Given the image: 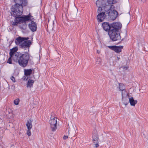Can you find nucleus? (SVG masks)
I'll use <instances>...</instances> for the list:
<instances>
[{"instance_id": "f8f14e48", "label": "nucleus", "mask_w": 148, "mask_h": 148, "mask_svg": "<svg viewBox=\"0 0 148 148\" xmlns=\"http://www.w3.org/2000/svg\"><path fill=\"white\" fill-rule=\"evenodd\" d=\"M28 26L29 29L32 32L36 31L37 29V24L34 21H31L29 23Z\"/></svg>"}, {"instance_id": "a211bd4d", "label": "nucleus", "mask_w": 148, "mask_h": 148, "mask_svg": "<svg viewBox=\"0 0 148 148\" xmlns=\"http://www.w3.org/2000/svg\"><path fill=\"white\" fill-rule=\"evenodd\" d=\"M32 120L31 119H30L27 120L26 124L27 129H31L32 126Z\"/></svg>"}, {"instance_id": "b1692460", "label": "nucleus", "mask_w": 148, "mask_h": 148, "mask_svg": "<svg viewBox=\"0 0 148 148\" xmlns=\"http://www.w3.org/2000/svg\"><path fill=\"white\" fill-rule=\"evenodd\" d=\"M117 0H108L107 2L108 4H111L116 3Z\"/></svg>"}, {"instance_id": "f257e3e1", "label": "nucleus", "mask_w": 148, "mask_h": 148, "mask_svg": "<svg viewBox=\"0 0 148 148\" xmlns=\"http://www.w3.org/2000/svg\"><path fill=\"white\" fill-rule=\"evenodd\" d=\"M17 48H14L10 50V56L12 57V60L23 67H25L27 65L29 59V55L27 53L23 54L16 52Z\"/></svg>"}, {"instance_id": "aec40b11", "label": "nucleus", "mask_w": 148, "mask_h": 148, "mask_svg": "<svg viewBox=\"0 0 148 148\" xmlns=\"http://www.w3.org/2000/svg\"><path fill=\"white\" fill-rule=\"evenodd\" d=\"M34 83V81L33 80L29 79L27 83V87L30 88L32 86Z\"/></svg>"}, {"instance_id": "7c9ffc66", "label": "nucleus", "mask_w": 148, "mask_h": 148, "mask_svg": "<svg viewBox=\"0 0 148 148\" xmlns=\"http://www.w3.org/2000/svg\"><path fill=\"white\" fill-rule=\"evenodd\" d=\"M97 53H98L99 54V53H100V50H97Z\"/></svg>"}, {"instance_id": "0eeeda50", "label": "nucleus", "mask_w": 148, "mask_h": 148, "mask_svg": "<svg viewBox=\"0 0 148 148\" xmlns=\"http://www.w3.org/2000/svg\"><path fill=\"white\" fill-rule=\"evenodd\" d=\"M106 12L105 11H104L103 9H102L101 12L98 13L99 14L97 16V18L98 22H101L105 19L106 17Z\"/></svg>"}, {"instance_id": "1a4fd4ad", "label": "nucleus", "mask_w": 148, "mask_h": 148, "mask_svg": "<svg viewBox=\"0 0 148 148\" xmlns=\"http://www.w3.org/2000/svg\"><path fill=\"white\" fill-rule=\"evenodd\" d=\"M108 47L111 49L113 50L115 52L117 53L121 52V51L122 49L123 48V46H108Z\"/></svg>"}, {"instance_id": "6e6552de", "label": "nucleus", "mask_w": 148, "mask_h": 148, "mask_svg": "<svg viewBox=\"0 0 148 148\" xmlns=\"http://www.w3.org/2000/svg\"><path fill=\"white\" fill-rule=\"evenodd\" d=\"M15 17V21L16 23H19L20 24L25 22L24 16H20L15 15L13 14Z\"/></svg>"}, {"instance_id": "9d476101", "label": "nucleus", "mask_w": 148, "mask_h": 148, "mask_svg": "<svg viewBox=\"0 0 148 148\" xmlns=\"http://www.w3.org/2000/svg\"><path fill=\"white\" fill-rule=\"evenodd\" d=\"M92 140L93 143L95 145L96 147H99V138L97 133H93L92 136Z\"/></svg>"}, {"instance_id": "f3484780", "label": "nucleus", "mask_w": 148, "mask_h": 148, "mask_svg": "<svg viewBox=\"0 0 148 148\" xmlns=\"http://www.w3.org/2000/svg\"><path fill=\"white\" fill-rule=\"evenodd\" d=\"M119 87L120 90L122 91V95L123 97L124 95L126 94V92L125 90V86L123 84H119Z\"/></svg>"}, {"instance_id": "2eb2a0df", "label": "nucleus", "mask_w": 148, "mask_h": 148, "mask_svg": "<svg viewBox=\"0 0 148 148\" xmlns=\"http://www.w3.org/2000/svg\"><path fill=\"white\" fill-rule=\"evenodd\" d=\"M102 27L103 29L106 31H108L111 29V24L110 25L107 22H104L102 24Z\"/></svg>"}, {"instance_id": "f03ea898", "label": "nucleus", "mask_w": 148, "mask_h": 148, "mask_svg": "<svg viewBox=\"0 0 148 148\" xmlns=\"http://www.w3.org/2000/svg\"><path fill=\"white\" fill-rule=\"evenodd\" d=\"M16 4L12 6L11 11L13 14L20 16L23 14V11L22 6L21 5L22 0H14Z\"/></svg>"}, {"instance_id": "7ed1b4c3", "label": "nucleus", "mask_w": 148, "mask_h": 148, "mask_svg": "<svg viewBox=\"0 0 148 148\" xmlns=\"http://www.w3.org/2000/svg\"><path fill=\"white\" fill-rule=\"evenodd\" d=\"M106 8H107L108 9V10L107 9L106 11H105L106 14H108L109 17L111 20H114L118 15V12L112 9L114 7L112 5H108L106 6Z\"/></svg>"}, {"instance_id": "a878e982", "label": "nucleus", "mask_w": 148, "mask_h": 148, "mask_svg": "<svg viewBox=\"0 0 148 148\" xmlns=\"http://www.w3.org/2000/svg\"><path fill=\"white\" fill-rule=\"evenodd\" d=\"M20 101V100L19 99L17 98L15 99L14 101V104L16 105H18Z\"/></svg>"}, {"instance_id": "bb28decb", "label": "nucleus", "mask_w": 148, "mask_h": 148, "mask_svg": "<svg viewBox=\"0 0 148 148\" xmlns=\"http://www.w3.org/2000/svg\"><path fill=\"white\" fill-rule=\"evenodd\" d=\"M12 57H11V56H10V57L8 60L7 63L10 64H12Z\"/></svg>"}, {"instance_id": "39448f33", "label": "nucleus", "mask_w": 148, "mask_h": 148, "mask_svg": "<svg viewBox=\"0 0 148 148\" xmlns=\"http://www.w3.org/2000/svg\"><path fill=\"white\" fill-rule=\"evenodd\" d=\"M108 34L110 39L113 41H116L121 39L119 31H116L115 30H110Z\"/></svg>"}, {"instance_id": "6ab92c4d", "label": "nucleus", "mask_w": 148, "mask_h": 148, "mask_svg": "<svg viewBox=\"0 0 148 148\" xmlns=\"http://www.w3.org/2000/svg\"><path fill=\"white\" fill-rule=\"evenodd\" d=\"M129 101L131 105L133 106H134L137 102L136 100H134L132 97L129 98Z\"/></svg>"}, {"instance_id": "4be33fe9", "label": "nucleus", "mask_w": 148, "mask_h": 148, "mask_svg": "<svg viewBox=\"0 0 148 148\" xmlns=\"http://www.w3.org/2000/svg\"><path fill=\"white\" fill-rule=\"evenodd\" d=\"M19 27L21 29H25L27 27L26 23L24 22V23L20 24Z\"/></svg>"}, {"instance_id": "393cba45", "label": "nucleus", "mask_w": 148, "mask_h": 148, "mask_svg": "<svg viewBox=\"0 0 148 148\" xmlns=\"http://www.w3.org/2000/svg\"><path fill=\"white\" fill-rule=\"evenodd\" d=\"M96 64L100 65L102 62V60L100 58H97L96 59Z\"/></svg>"}, {"instance_id": "4468645a", "label": "nucleus", "mask_w": 148, "mask_h": 148, "mask_svg": "<svg viewBox=\"0 0 148 148\" xmlns=\"http://www.w3.org/2000/svg\"><path fill=\"white\" fill-rule=\"evenodd\" d=\"M31 42L30 40L23 42L20 45V47L26 49V48L29 47L30 45Z\"/></svg>"}, {"instance_id": "9b49d317", "label": "nucleus", "mask_w": 148, "mask_h": 148, "mask_svg": "<svg viewBox=\"0 0 148 148\" xmlns=\"http://www.w3.org/2000/svg\"><path fill=\"white\" fill-rule=\"evenodd\" d=\"M111 29L115 30L118 31V30L120 29L122 27V24L120 23H114L111 24Z\"/></svg>"}, {"instance_id": "2f4dec72", "label": "nucleus", "mask_w": 148, "mask_h": 148, "mask_svg": "<svg viewBox=\"0 0 148 148\" xmlns=\"http://www.w3.org/2000/svg\"><path fill=\"white\" fill-rule=\"evenodd\" d=\"M127 68H128L127 67H125L124 68V69H127Z\"/></svg>"}, {"instance_id": "ddd939ff", "label": "nucleus", "mask_w": 148, "mask_h": 148, "mask_svg": "<svg viewBox=\"0 0 148 148\" xmlns=\"http://www.w3.org/2000/svg\"><path fill=\"white\" fill-rule=\"evenodd\" d=\"M29 38L28 37H18L16 38L15 40V42L17 45H20L23 42V41L28 40Z\"/></svg>"}, {"instance_id": "f704fd0d", "label": "nucleus", "mask_w": 148, "mask_h": 148, "mask_svg": "<svg viewBox=\"0 0 148 148\" xmlns=\"http://www.w3.org/2000/svg\"><path fill=\"white\" fill-rule=\"evenodd\" d=\"M13 25H16V24L14 23V22L13 23Z\"/></svg>"}, {"instance_id": "423d86ee", "label": "nucleus", "mask_w": 148, "mask_h": 148, "mask_svg": "<svg viewBox=\"0 0 148 148\" xmlns=\"http://www.w3.org/2000/svg\"><path fill=\"white\" fill-rule=\"evenodd\" d=\"M57 119L54 118L51 119L49 121V123L52 130L53 131H55L57 128Z\"/></svg>"}, {"instance_id": "20e7f679", "label": "nucleus", "mask_w": 148, "mask_h": 148, "mask_svg": "<svg viewBox=\"0 0 148 148\" xmlns=\"http://www.w3.org/2000/svg\"><path fill=\"white\" fill-rule=\"evenodd\" d=\"M107 0H98L96 1V5L98 7L97 9V12L99 13L102 10V8H104L105 11H106V10L108 9L106 8V6L110 5H106V3L107 1Z\"/></svg>"}, {"instance_id": "412c9836", "label": "nucleus", "mask_w": 148, "mask_h": 148, "mask_svg": "<svg viewBox=\"0 0 148 148\" xmlns=\"http://www.w3.org/2000/svg\"><path fill=\"white\" fill-rule=\"evenodd\" d=\"M32 71L31 69H29L24 70L25 75L26 76H29L32 73Z\"/></svg>"}, {"instance_id": "473e14b6", "label": "nucleus", "mask_w": 148, "mask_h": 148, "mask_svg": "<svg viewBox=\"0 0 148 148\" xmlns=\"http://www.w3.org/2000/svg\"><path fill=\"white\" fill-rule=\"evenodd\" d=\"M117 58L118 60H119V59H120L119 57L117 56Z\"/></svg>"}, {"instance_id": "c756f323", "label": "nucleus", "mask_w": 148, "mask_h": 148, "mask_svg": "<svg viewBox=\"0 0 148 148\" xmlns=\"http://www.w3.org/2000/svg\"><path fill=\"white\" fill-rule=\"evenodd\" d=\"M68 138V136L64 135L63 137V139L64 140H66L67 138Z\"/></svg>"}, {"instance_id": "cd10ccee", "label": "nucleus", "mask_w": 148, "mask_h": 148, "mask_svg": "<svg viewBox=\"0 0 148 148\" xmlns=\"http://www.w3.org/2000/svg\"><path fill=\"white\" fill-rule=\"evenodd\" d=\"M27 134L28 136H29L31 135V133L30 130L31 129H27Z\"/></svg>"}, {"instance_id": "dca6fc26", "label": "nucleus", "mask_w": 148, "mask_h": 148, "mask_svg": "<svg viewBox=\"0 0 148 148\" xmlns=\"http://www.w3.org/2000/svg\"><path fill=\"white\" fill-rule=\"evenodd\" d=\"M24 16L25 22L26 21H30L31 22V21H33L34 20L33 16L30 14H29L26 15H24Z\"/></svg>"}, {"instance_id": "72a5a7b5", "label": "nucleus", "mask_w": 148, "mask_h": 148, "mask_svg": "<svg viewBox=\"0 0 148 148\" xmlns=\"http://www.w3.org/2000/svg\"><path fill=\"white\" fill-rule=\"evenodd\" d=\"M142 2H144L146 0H141Z\"/></svg>"}, {"instance_id": "5701e85b", "label": "nucleus", "mask_w": 148, "mask_h": 148, "mask_svg": "<svg viewBox=\"0 0 148 148\" xmlns=\"http://www.w3.org/2000/svg\"><path fill=\"white\" fill-rule=\"evenodd\" d=\"M27 1L26 0H22V1L21 2V5L23 6H25L27 4Z\"/></svg>"}, {"instance_id": "c85d7f7f", "label": "nucleus", "mask_w": 148, "mask_h": 148, "mask_svg": "<svg viewBox=\"0 0 148 148\" xmlns=\"http://www.w3.org/2000/svg\"><path fill=\"white\" fill-rule=\"evenodd\" d=\"M11 79L12 81L14 82H15V80L14 77H13L12 76L10 78Z\"/></svg>"}]
</instances>
